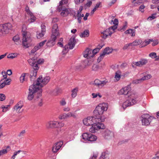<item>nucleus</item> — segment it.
<instances>
[{"instance_id":"nucleus-1","label":"nucleus","mask_w":159,"mask_h":159,"mask_svg":"<svg viewBox=\"0 0 159 159\" xmlns=\"http://www.w3.org/2000/svg\"><path fill=\"white\" fill-rule=\"evenodd\" d=\"M107 104L104 102L100 103L96 107L93 112L98 121L102 122L104 120V118L102 115L104 111L107 110Z\"/></svg>"},{"instance_id":"nucleus-2","label":"nucleus","mask_w":159,"mask_h":159,"mask_svg":"<svg viewBox=\"0 0 159 159\" xmlns=\"http://www.w3.org/2000/svg\"><path fill=\"white\" fill-rule=\"evenodd\" d=\"M29 91L27 98L29 100H32L34 98H38L42 95V89L38 87H36L34 83L29 87Z\"/></svg>"},{"instance_id":"nucleus-3","label":"nucleus","mask_w":159,"mask_h":159,"mask_svg":"<svg viewBox=\"0 0 159 159\" xmlns=\"http://www.w3.org/2000/svg\"><path fill=\"white\" fill-rule=\"evenodd\" d=\"M59 35L57 24H55L52 26L51 38L47 43V46L50 47L54 46L56 43L57 37Z\"/></svg>"},{"instance_id":"nucleus-4","label":"nucleus","mask_w":159,"mask_h":159,"mask_svg":"<svg viewBox=\"0 0 159 159\" xmlns=\"http://www.w3.org/2000/svg\"><path fill=\"white\" fill-rule=\"evenodd\" d=\"M25 26L23 25L22 30V33L23 36L22 45L24 48H27L32 45L31 42L32 40L30 35L25 31Z\"/></svg>"},{"instance_id":"nucleus-5","label":"nucleus","mask_w":159,"mask_h":159,"mask_svg":"<svg viewBox=\"0 0 159 159\" xmlns=\"http://www.w3.org/2000/svg\"><path fill=\"white\" fill-rule=\"evenodd\" d=\"M138 97V95L136 93H132L129 96L128 99L122 105L123 108L125 109L126 107L134 105L137 103Z\"/></svg>"},{"instance_id":"nucleus-6","label":"nucleus","mask_w":159,"mask_h":159,"mask_svg":"<svg viewBox=\"0 0 159 159\" xmlns=\"http://www.w3.org/2000/svg\"><path fill=\"white\" fill-rule=\"evenodd\" d=\"M28 61L29 64L33 67L34 69L31 72L30 74L31 80H32V78H34L36 76L37 70H39V67L38 66L36 61L34 57L29 59Z\"/></svg>"},{"instance_id":"nucleus-7","label":"nucleus","mask_w":159,"mask_h":159,"mask_svg":"<svg viewBox=\"0 0 159 159\" xmlns=\"http://www.w3.org/2000/svg\"><path fill=\"white\" fill-rule=\"evenodd\" d=\"M140 118L142 125L144 126L149 125L152 120H156L154 117L148 114H143L141 116Z\"/></svg>"},{"instance_id":"nucleus-8","label":"nucleus","mask_w":159,"mask_h":159,"mask_svg":"<svg viewBox=\"0 0 159 159\" xmlns=\"http://www.w3.org/2000/svg\"><path fill=\"white\" fill-rule=\"evenodd\" d=\"M50 79V78L48 76L43 78L42 75H40L37 79L36 83H34V85L36 87H38L39 88V86H40L42 88L49 82Z\"/></svg>"},{"instance_id":"nucleus-9","label":"nucleus","mask_w":159,"mask_h":159,"mask_svg":"<svg viewBox=\"0 0 159 159\" xmlns=\"http://www.w3.org/2000/svg\"><path fill=\"white\" fill-rule=\"evenodd\" d=\"M76 43V40L74 37H72L70 39L68 44L66 45L64 47V48L62 52V54H65L67 53L69 49H72Z\"/></svg>"},{"instance_id":"nucleus-10","label":"nucleus","mask_w":159,"mask_h":159,"mask_svg":"<svg viewBox=\"0 0 159 159\" xmlns=\"http://www.w3.org/2000/svg\"><path fill=\"white\" fill-rule=\"evenodd\" d=\"M12 28L11 24L9 23L0 25V35L6 34L8 32V30L11 29Z\"/></svg>"},{"instance_id":"nucleus-11","label":"nucleus","mask_w":159,"mask_h":159,"mask_svg":"<svg viewBox=\"0 0 159 159\" xmlns=\"http://www.w3.org/2000/svg\"><path fill=\"white\" fill-rule=\"evenodd\" d=\"M97 120L96 116H89L83 120V123L85 125H90L96 124V122L98 121Z\"/></svg>"},{"instance_id":"nucleus-12","label":"nucleus","mask_w":159,"mask_h":159,"mask_svg":"<svg viewBox=\"0 0 159 159\" xmlns=\"http://www.w3.org/2000/svg\"><path fill=\"white\" fill-rule=\"evenodd\" d=\"M108 80L107 79H101L99 80L98 79L95 80L94 82V84L99 88H102L108 83Z\"/></svg>"},{"instance_id":"nucleus-13","label":"nucleus","mask_w":159,"mask_h":159,"mask_svg":"<svg viewBox=\"0 0 159 159\" xmlns=\"http://www.w3.org/2000/svg\"><path fill=\"white\" fill-rule=\"evenodd\" d=\"M57 121L50 120L48 121L46 124L45 126L47 129H52L57 128Z\"/></svg>"},{"instance_id":"nucleus-14","label":"nucleus","mask_w":159,"mask_h":159,"mask_svg":"<svg viewBox=\"0 0 159 159\" xmlns=\"http://www.w3.org/2000/svg\"><path fill=\"white\" fill-rule=\"evenodd\" d=\"M41 27V31H37V32L36 36L38 39H40L43 37L46 31L45 26L44 25H42Z\"/></svg>"},{"instance_id":"nucleus-15","label":"nucleus","mask_w":159,"mask_h":159,"mask_svg":"<svg viewBox=\"0 0 159 159\" xmlns=\"http://www.w3.org/2000/svg\"><path fill=\"white\" fill-rule=\"evenodd\" d=\"M84 57L87 58L89 59L91 57H93V54L92 52V50L88 48L83 53Z\"/></svg>"},{"instance_id":"nucleus-16","label":"nucleus","mask_w":159,"mask_h":159,"mask_svg":"<svg viewBox=\"0 0 159 159\" xmlns=\"http://www.w3.org/2000/svg\"><path fill=\"white\" fill-rule=\"evenodd\" d=\"M148 62V61L146 59H141L139 61L134 62L133 64L136 66L141 67L145 65Z\"/></svg>"},{"instance_id":"nucleus-17","label":"nucleus","mask_w":159,"mask_h":159,"mask_svg":"<svg viewBox=\"0 0 159 159\" xmlns=\"http://www.w3.org/2000/svg\"><path fill=\"white\" fill-rule=\"evenodd\" d=\"M101 33L102 34L101 36L103 38L105 39L109 35L111 36V34L113 33V32L111 31L110 29L108 28L103 31H101Z\"/></svg>"},{"instance_id":"nucleus-18","label":"nucleus","mask_w":159,"mask_h":159,"mask_svg":"<svg viewBox=\"0 0 159 159\" xmlns=\"http://www.w3.org/2000/svg\"><path fill=\"white\" fill-rule=\"evenodd\" d=\"M130 89L129 86L125 87L120 89L118 93L120 95H126L128 94Z\"/></svg>"},{"instance_id":"nucleus-19","label":"nucleus","mask_w":159,"mask_h":159,"mask_svg":"<svg viewBox=\"0 0 159 159\" xmlns=\"http://www.w3.org/2000/svg\"><path fill=\"white\" fill-rule=\"evenodd\" d=\"M62 144L63 142L62 141H60L56 143L53 147L52 149V152L54 153L57 152L60 149Z\"/></svg>"},{"instance_id":"nucleus-20","label":"nucleus","mask_w":159,"mask_h":159,"mask_svg":"<svg viewBox=\"0 0 159 159\" xmlns=\"http://www.w3.org/2000/svg\"><path fill=\"white\" fill-rule=\"evenodd\" d=\"M68 3L67 0H62L59 2V4L57 7V10L59 12L61 11L63 7H66Z\"/></svg>"},{"instance_id":"nucleus-21","label":"nucleus","mask_w":159,"mask_h":159,"mask_svg":"<svg viewBox=\"0 0 159 159\" xmlns=\"http://www.w3.org/2000/svg\"><path fill=\"white\" fill-rule=\"evenodd\" d=\"M104 135L105 139H109L113 137V133L109 130H106L104 133Z\"/></svg>"},{"instance_id":"nucleus-22","label":"nucleus","mask_w":159,"mask_h":159,"mask_svg":"<svg viewBox=\"0 0 159 159\" xmlns=\"http://www.w3.org/2000/svg\"><path fill=\"white\" fill-rule=\"evenodd\" d=\"M23 102L22 101H20L14 106V110L17 112H19V111L23 106Z\"/></svg>"},{"instance_id":"nucleus-23","label":"nucleus","mask_w":159,"mask_h":159,"mask_svg":"<svg viewBox=\"0 0 159 159\" xmlns=\"http://www.w3.org/2000/svg\"><path fill=\"white\" fill-rule=\"evenodd\" d=\"M13 40L15 44L17 45H20L21 44V43L20 38L18 35H16L13 38Z\"/></svg>"},{"instance_id":"nucleus-24","label":"nucleus","mask_w":159,"mask_h":159,"mask_svg":"<svg viewBox=\"0 0 159 159\" xmlns=\"http://www.w3.org/2000/svg\"><path fill=\"white\" fill-rule=\"evenodd\" d=\"M60 12L61 15L64 17L66 16L70 12L68 9L64 7L63 8Z\"/></svg>"},{"instance_id":"nucleus-25","label":"nucleus","mask_w":159,"mask_h":159,"mask_svg":"<svg viewBox=\"0 0 159 159\" xmlns=\"http://www.w3.org/2000/svg\"><path fill=\"white\" fill-rule=\"evenodd\" d=\"M98 123L97 122H96V123L95 124V125L96 126V127L97 128L98 130L99 129H104L105 128V127L104 125V124L103 123H99V121H98Z\"/></svg>"},{"instance_id":"nucleus-26","label":"nucleus","mask_w":159,"mask_h":159,"mask_svg":"<svg viewBox=\"0 0 159 159\" xmlns=\"http://www.w3.org/2000/svg\"><path fill=\"white\" fill-rule=\"evenodd\" d=\"M112 50L109 47L106 48L104 50L103 52L102 53L105 56L106 55H108L112 52Z\"/></svg>"},{"instance_id":"nucleus-27","label":"nucleus","mask_w":159,"mask_h":159,"mask_svg":"<svg viewBox=\"0 0 159 159\" xmlns=\"http://www.w3.org/2000/svg\"><path fill=\"white\" fill-rule=\"evenodd\" d=\"M89 35V31L88 30H85L84 31L80 34V36L81 37H88Z\"/></svg>"},{"instance_id":"nucleus-28","label":"nucleus","mask_w":159,"mask_h":159,"mask_svg":"<svg viewBox=\"0 0 159 159\" xmlns=\"http://www.w3.org/2000/svg\"><path fill=\"white\" fill-rule=\"evenodd\" d=\"M29 75L27 73H23L20 78V83H23L25 80V78L26 75L28 76Z\"/></svg>"},{"instance_id":"nucleus-29","label":"nucleus","mask_w":159,"mask_h":159,"mask_svg":"<svg viewBox=\"0 0 159 159\" xmlns=\"http://www.w3.org/2000/svg\"><path fill=\"white\" fill-rule=\"evenodd\" d=\"M10 150V146H8L7 147L6 149H4L0 151V154L1 156L6 154L7 152L9 151Z\"/></svg>"},{"instance_id":"nucleus-30","label":"nucleus","mask_w":159,"mask_h":159,"mask_svg":"<svg viewBox=\"0 0 159 159\" xmlns=\"http://www.w3.org/2000/svg\"><path fill=\"white\" fill-rule=\"evenodd\" d=\"M142 43V41L140 39H136L134 40L133 43H131V46H136L141 44Z\"/></svg>"},{"instance_id":"nucleus-31","label":"nucleus","mask_w":159,"mask_h":159,"mask_svg":"<svg viewBox=\"0 0 159 159\" xmlns=\"http://www.w3.org/2000/svg\"><path fill=\"white\" fill-rule=\"evenodd\" d=\"M97 139V137L96 136L90 133L89 134L88 141L93 142L96 141Z\"/></svg>"},{"instance_id":"nucleus-32","label":"nucleus","mask_w":159,"mask_h":159,"mask_svg":"<svg viewBox=\"0 0 159 159\" xmlns=\"http://www.w3.org/2000/svg\"><path fill=\"white\" fill-rule=\"evenodd\" d=\"M78 91V88H75L74 89L71 91L72 93L71 96L72 98H75L77 95V92Z\"/></svg>"},{"instance_id":"nucleus-33","label":"nucleus","mask_w":159,"mask_h":159,"mask_svg":"<svg viewBox=\"0 0 159 159\" xmlns=\"http://www.w3.org/2000/svg\"><path fill=\"white\" fill-rule=\"evenodd\" d=\"M92 125V127L90 128L89 131L92 133H94L98 130V129L96 127H97L95 125V124H93V125Z\"/></svg>"},{"instance_id":"nucleus-34","label":"nucleus","mask_w":159,"mask_h":159,"mask_svg":"<svg viewBox=\"0 0 159 159\" xmlns=\"http://www.w3.org/2000/svg\"><path fill=\"white\" fill-rule=\"evenodd\" d=\"M125 33L126 34H131L132 36H135V30H134L129 29L125 31Z\"/></svg>"},{"instance_id":"nucleus-35","label":"nucleus","mask_w":159,"mask_h":159,"mask_svg":"<svg viewBox=\"0 0 159 159\" xmlns=\"http://www.w3.org/2000/svg\"><path fill=\"white\" fill-rule=\"evenodd\" d=\"M18 54L16 53H11L7 56V58L9 59H13L17 56Z\"/></svg>"},{"instance_id":"nucleus-36","label":"nucleus","mask_w":159,"mask_h":159,"mask_svg":"<svg viewBox=\"0 0 159 159\" xmlns=\"http://www.w3.org/2000/svg\"><path fill=\"white\" fill-rule=\"evenodd\" d=\"M121 72L120 70L117 71L116 73L115 76V78L118 81L120 80V78Z\"/></svg>"},{"instance_id":"nucleus-37","label":"nucleus","mask_w":159,"mask_h":159,"mask_svg":"<svg viewBox=\"0 0 159 159\" xmlns=\"http://www.w3.org/2000/svg\"><path fill=\"white\" fill-rule=\"evenodd\" d=\"M100 159H110L109 155L105 152H102L100 157Z\"/></svg>"},{"instance_id":"nucleus-38","label":"nucleus","mask_w":159,"mask_h":159,"mask_svg":"<svg viewBox=\"0 0 159 159\" xmlns=\"http://www.w3.org/2000/svg\"><path fill=\"white\" fill-rule=\"evenodd\" d=\"M90 133H84L82 135V138L84 140L88 141Z\"/></svg>"},{"instance_id":"nucleus-39","label":"nucleus","mask_w":159,"mask_h":159,"mask_svg":"<svg viewBox=\"0 0 159 159\" xmlns=\"http://www.w3.org/2000/svg\"><path fill=\"white\" fill-rule=\"evenodd\" d=\"M39 97L38 98H36V99L35 98L34 100L35 102H38V105L39 106H42L43 105V101L41 98H39Z\"/></svg>"},{"instance_id":"nucleus-40","label":"nucleus","mask_w":159,"mask_h":159,"mask_svg":"<svg viewBox=\"0 0 159 159\" xmlns=\"http://www.w3.org/2000/svg\"><path fill=\"white\" fill-rule=\"evenodd\" d=\"M66 115L67 118L71 117H73L74 118H76V116L75 115V114L71 112H70L67 114H66Z\"/></svg>"},{"instance_id":"nucleus-41","label":"nucleus","mask_w":159,"mask_h":159,"mask_svg":"<svg viewBox=\"0 0 159 159\" xmlns=\"http://www.w3.org/2000/svg\"><path fill=\"white\" fill-rule=\"evenodd\" d=\"M30 16V18L28 20V21L30 23L34 22L36 18L34 16L33 14Z\"/></svg>"},{"instance_id":"nucleus-42","label":"nucleus","mask_w":159,"mask_h":159,"mask_svg":"<svg viewBox=\"0 0 159 159\" xmlns=\"http://www.w3.org/2000/svg\"><path fill=\"white\" fill-rule=\"evenodd\" d=\"M99 69V66L96 64L93 65L92 67V70L95 71H98Z\"/></svg>"},{"instance_id":"nucleus-43","label":"nucleus","mask_w":159,"mask_h":159,"mask_svg":"<svg viewBox=\"0 0 159 159\" xmlns=\"http://www.w3.org/2000/svg\"><path fill=\"white\" fill-rule=\"evenodd\" d=\"M152 77L151 75H146L144 76L141 79L142 80H148L150 79Z\"/></svg>"},{"instance_id":"nucleus-44","label":"nucleus","mask_w":159,"mask_h":159,"mask_svg":"<svg viewBox=\"0 0 159 159\" xmlns=\"http://www.w3.org/2000/svg\"><path fill=\"white\" fill-rule=\"evenodd\" d=\"M149 56L150 57L152 58H156L157 57V58L158 57V56L157 57V56L156 53L154 52H153L149 54Z\"/></svg>"},{"instance_id":"nucleus-45","label":"nucleus","mask_w":159,"mask_h":159,"mask_svg":"<svg viewBox=\"0 0 159 159\" xmlns=\"http://www.w3.org/2000/svg\"><path fill=\"white\" fill-rule=\"evenodd\" d=\"M21 151V150H18L14 152V153L13 155L11 157V159H14L16 157V156L17 154L20 153Z\"/></svg>"},{"instance_id":"nucleus-46","label":"nucleus","mask_w":159,"mask_h":159,"mask_svg":"<svg viewBox=\"0 0 159 159\" xmlns=\"http://www.w3.org/2000/svg\"><path fill=\"white\" fill-rule=\"evenodd\" d=\"M60 103L61 106H64L66 105V102L64 99H62L60 101Z\"/></svg>"},{"instance_id":"nucleus-47","label":"nucleus","mask_w":159,"mask_h":159,"mask_svg":"<svg viewBox=\"0 0 159 159\" xmlns=\"http://www.w3.org/2000/svg\"><path fill=\"white\" fill-rule=\"evenodd\" d=\"M156 14H152L151 16L149 17L147 19L148 20H151L153 19H155L156 18L155 16Z\"/></svg>"},{"instance_id":"nucleus-48","label":"nucleus","mask_w":159,"mask_h":159,"mask_svg":"<svg viewBox=\"0 0 159 159\" xmlns=\"http://www.w3.org/2000/svg\"><path fill=\"white\" fill-rule=\"evenodd\" d=\"M92 95L93 96V98H95L97 97L98 96L99 98H101L102 97V96L99 93H92Z\"/></svg>"},{"instance_id":"nucleus-49","label":"nucleus","mask_w":159,"mask_h":159,"mask_svg":"<svg viewBox=\"0 0 159 159\" xmlns=\"http://www.w3.org/2000/svg\"><path fill=\"white\" fill-rule=\"evenodd\" d=\"M59 118L60 119H65L67 118L66 113H63L61 114L59 116Z\"/></svg>"},{"instance_id":"nucleus-50","label":"nucleus","mask_w":159,"mask_h":159,"mask_svg":"<svg viewBox=\"0 0 159 159\" xmlns=\"http://www.w3.org/2000/svg\"><path fill=\"white\" fill-rule=\"evenodd\" d=\"M6 96L2 93H0V101H3L5 99Z\"/></svg>"},{"instance_id":"nucleus-51","label":"nucleus","mask_w":159,"mask_h":159,"mask_svg":"<svg viewBox=\"0 0 159 159\" xmlns=\"http://www.w3.org/2000/svg\"><path fill=\"white\" fill-rule=\"evenodd\" d=\"M46 42L47 40H45L43 41L40 42L39 43V45L37 46V47H39V49H40L41 47L43 46V45Z\"/></svg>"},{"instance_id":"nucleus-52","label":"nucleus","mask_w":159,"mask_h":159,"mask_svg":"<svg viewBox=\"0 0 159 159\" xmlns=\"http://www.w3.org/2000/svg\"><path fill=\"white\" fill-rule=\"evenodd\" d=\"M57 128L61 127L64 126V124L62 122H59L57 121Z\"/></svg>"},{"instance_id":"nucleus-53","label":"nucleus","mask_w":159,"mask_h":159,"mask_svg":"<svg viewBox=\"0 0 159 159\" xmlns=\"http://www.w3.org/2000/svg\"><path fill=\"white\" fill-rule=\"evenodd\" d=\"M85 0H75L74 2L75 4L78 5L83 3Z\"/></svg>"},{"instance_id":"nucleus-54","label":"nucleus","mask_w":159,"mask_h":159,"mask_svg":"<svg viewBox=\"0 0 159 159\" xmlns=\"http://www.w3.org/2000/svg\"><path fill=\"white\" fill-rule=\"evenodd\" d=\"M104 57V56L103 55L101 54L97 59L98 62V63L100 62L103 59Z\"/></svg>"},{"instance_id":"nucleus-55","label":"nucleus","mask_w":159,"mask_h":159,"mask_svg":"<svg viewBox=\"0 0 159 159\" xmlns=\"http://www.w3.org/2000/svg\"><path fill=\"white\" fill-rule=\"evenodd\" d=\"M104 57V56L103 55L101 54L97 59L98 62V63L100 62L103 59Z\"/></svg>"},{"instance_id":"nucleus-56","label":"nucleus","mask_w":159,"mask_h":159,"mask_svg":"<svg viewBox=\"0 0 159 159\" xmlns=\"http://www.w3.org/2000/svg\"><path fill=\"white\" fill-rule=\"evenodd\" d=\"M145 7L143 5H141L140 6L139 8V11L143 13L144 12V9L145 8Z\"/></svg>"},{"instance_id":"nucleus-57","label":"nucleus","mask_w":159,"mask_h":159,"mask_svg":"<svg viewBox=\"0 0 159 159\" xmlns=\"http://www.w3.org/2000/svg\"><path fill=\"white\" fill-rule=\"evenodd\" d=\"M50 93L53 95H57V89H55L52 91H51Z\"/></svg>"},{"instance_id":"nucleus-58","label":"nucleus","mask_w":159,"mask_h":159,"mask_svg":"<svg viewBox=\"0 0 159 159\" xmlns=\"http://www.w3.org/2000/svg\"><path fill=\"white\" fill-rule=\"evenodd\" d=\"M39 49V47H37V46H35L34 47V48L32 49L31 51V53H34L37 51Z\"/></svg>"},{"instance_id":"nucleus-59","label":"nucleus","mask_w":159,"mask_h":159,"mask_svg":"<svg viewBox=\"0 0 159 159\" xmlns=\"http://www.w3.org/2000/svg\"><path fill=\"white\" fill-rule=\"evenodd\" d=\"M11 81V80L10 79H7L3 82L6 85H8L10 84Z\"/></svg>"},{"instance_id":"nucleus-60","label":"nucleus","mask_w":159,"mask_h":159,"mask_svg":"<svg viewBox=\"0 0 159 159\" xmlns=\"http://www.w3.org/2000/svg\"><path fill=\"white\" fill-rule=\"evenodd\" d=\"M80 12V11H78V12H77V16L78 17L77 19H78V22L79 23H81V17H80L79 16Z\"/></svg>"},{"instance_id":"nucleus-61","label":"nucleus","mask_w":159,"mask_h":159,"mask_svg":"<svg viewBox=\"0 0 159 159\" xmlns=\"http://www.w3.org/2000/svg\"><path fill=\"white\" fill-rule=\"evenodd\" d=\"M25 133V130H23L18 135L19 137H22L23 136Z\"/></svg>"},{"instance_id":"nucleus-62","label":"nucleus","mask_w":159,"mask_h":159,"mask_svg":"<svg viewBox=\"0 0 159 159\" xmlns=\"http://www.w3.org/2000/svg\"><path fill=\"white\" fill-rule=\"evenodd\" d=\"M101 3L100 2H98L96 4L95 6L94 7L93 9H95V10L96 11L97 9L100 7V5H101Z\"/></svg>"},{"instance_id":"nucleus-63","label":"nucleus","mask_w":159,"mask_h":159,"mask_svg":"<svg viewBox=\"0 0 159 159\" xmlns=\"http://www.w3.org/2000/svg\"><path fill=\"white\" fill-rule=\"evenodd\" d=\"M99 49L98 48H97L92 51V52L93 53V56H94L95 54L99 52Z\"/></svg>"},{"instance_id":"nucleus-64","label":"nucleus","mask_w":159,"mask_h":159,"mask_svg":"<svg viewBox=\"0 0 159 159\" xmlns=\"http://www.w3.org/2000/svg\"><path fill=\"white\" fill-rule=\"evenodd\" d=\"M9 106V105H6V106H4L3 107H2V108L3 109L2 111L3 112H6L7 110V109L8 107Z\"/></svg>"}]
</instances>
